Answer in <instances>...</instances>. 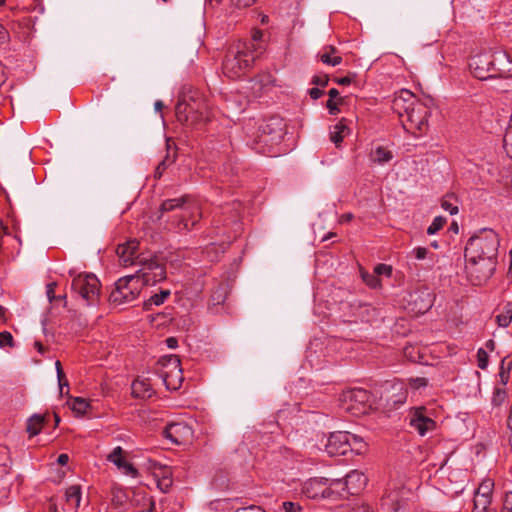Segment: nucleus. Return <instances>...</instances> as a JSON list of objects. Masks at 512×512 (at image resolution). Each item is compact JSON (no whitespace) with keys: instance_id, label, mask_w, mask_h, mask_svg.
<instances>
[{"instance_id":"obj_5","label":"nucleus","mask_w":512,"mask_h":512,"mask_svg":"<svg viewBox=\"0 0 512 512\" xmlns=\"http://www.w3.org/2000/svg\"><path fill=\"white\" fill-rule=\"evenodd\" d=\"M345 410L355 416L367 414L372 407V395L363 388H353L342 394Z\"/></svg>"},{"instance_id":"obj_43","label":"nucleus","mask_w":512,"mask_h":512,"mask_svg":"<svg viewBox=\"0 0 512 512\" xmlns=\"http://www.w3.org/2000/svg\"><path fill=\"white\" fill-rule=\"evenodd\" d=\"M499 322L502 326H507L512 322V303L506 306L505 314L499 316Z\"/></svg>"},{"instance_id":"obj_6","label":"nucleus","mask_w":512,"mask_h":512,"mask_svg":"<svg viewBox=\"0 0 512 512\" xmlns=\"http://www.w3.org/2000/svg\"><path fill=\"white\" fill-rule=\"evenodd\" d=\"M141 268L136 275L140 276L142 286L154 285L166 278V270L156 257L138 256Z\"/></svg>"},{"instance_id":"obj_35","label":"nucleus","mask_w":512,"mask_h":512,"mask_svg":"<svg viewBox=\"0 0 512 512\" xmlns=\"http://www.w3.org/2000/svg\"><path fill=\"white\" fill-rule=\"evenodd\" d=\"M261 38H262V32L257 30L253 33L251 40H249L248 42H239L238 44H247V45L252 46L251 51L253 52L254 55H256V58H257L263 49L262 45L259 43Z\"/></svg>"},{"instance_id":"obj_33","label":"nucleus","mask_w":512,"mask_h":512,"mask_svg":"<svg viewBox=\"0 0 512 512\" xmlns=\"http://www.w3.org/2000/svg\"><path fill=\"white\" fill-rule=\"evenodd\" d=\"M497 267V257L482 256V276L491 277Z\"/></svg>"},{"instance_id":"obj_20","label":"nucleus","mask_w":512,"mask_h":512,"mask_svg":"<svg viewBox=\"0 0 512 512\" xmlns=\"http://www.w3.org/2000/svg\"><path fill=\"white\" fill-rule=\"evenodd\" d=\"M331 479L321 478V479H310L305 483L304 493L309 498H324L322 496V491L329 487Z\"/></svg>"},{"instance_id":"obj_63","label":"nucleus","mask_w":512,"mask_h":512,"mask_svg":"<svg viewBox=\"0 0 512 512\" xmlns=\"http://www.w3.org/2000/svg\"><path fill=\"white\" fill-rule=\"evenodd\" d=\"M167 347L170 349H175L178 346V340L175 337H169L166 339Z\"/></svg>"},{"instance_id":"obj_27","label":"nucleus","mask_w":512,"mask_h":512,"mask_svg":"<svg viewBox=\"0 0 512 512\" xmlns=\"http://www.w3.org/2000/svg\"><path fill=\"white\" fill-rule=\"evenodd\" d=\"M381 507L383 510H386V512H397L400 508L398 492L393 491L383 497Z\"/></svg>"},{"instance_id":"obj_19","label":"nucleus","mask_w":512,"mask_h":512,"mask_svg":"<svg viewBox=\"0 0 512 512\" xmlns=\"http://www.w3.org/2000/svg\"><path fill=\"white\" fill-rule=\"evenodd\" d=\"M157 374L162 379L164 385L168 390H177L180 388L183 381L182 368L174 371H166L165 369H158Z\"/></svg>"},{"instance_id":"obj_42","label":"nucleus","mask_w":512,"mask_h":512,"mask_svg":"<svg viewBox=\"0 0 512 512\" xmlns=\"http://www.w3.org/2000/svg\"><path fill=\"white\" fill-rule=\"evenodd\" d=\"M504 147L509 157L512 158V125L507 129L505 133Z\"/></svg>"},{"instance_id":"obj_50","label":"nucleus","mask_w":512,"mask_h":512,"mask_svg":"<svg viewBox=\"0 0 512 512\" xmlns=\"http://www.w3.org/2000/svg\"><path fill=\"white\" fill-rule=\"evenodd\" d=\"M329 82V77L327 75H315L312 78V84L325 87Z\"/></svg>"},{"instance_id":"obj_61","label":"nucleus","mask_w":512,"mask_h":512,"mask_svg":"<svg viewBox=\"0 0 512 512\" xmlns=\"http://www.w3.org/2000/svg\"><path fill=\"white\" fill-rule=\"evenodd\" d=\"M8 36V31L0 24V46L7 42Z\"/></svg>"},{"instance_id":"obj_48","label":"nucleus","mask_w":512,"mask_h":512,"mask_svg":"<svg viewBox=\"0 0 512 512\" xmlns=\"http://www.w3.org/2000/svg\"><path fill=\"white\" fill-rule=\"evenodd\" d=\"M374 272L377 275H386L387 277H390L392 274V267L386 264H378L375 267Z\"/></svg>"},{"instance_id":"obj_55","label":"nucleus","mask_w":512,"mask_h":512,"mask_svg":"<svg viewBox=\"0 0 512 512\" xmlns=\"http://www.w3.org/2000/svg\"><path fill=\"white\" fill-rule=\"evenodd\" d=\"M348 512H373V510L369 505L361 504L351 508Z\"/></svg>"},{"instance_id":"obj_4","label":"nucleus","mask_w":512,"mask_h":512,"mask_svg":"<svg viewBox=\"0 0 512 512\" xmlns=\"http://www.w3.org/2000/svg\"><path fill=\"white\" fill-rule=\"evenodd\" d=\"M142 283L139 275H128L118 279L109 295V301L115 305L131 303L140 294Z\"/></svg>"},{"instance_id":"obj_18","label":"nucleus","mask_w":512,"mask_h":512,"mask_svg":"<svg viewBox=\"0 0 512 512\" xmlns=\"http://www.w3.org/2000/svg\"><path fill=\"white\" fill-rule=\"evenodd\" d=\"M482 242H485L484 247L482 246V256L497 257L500 244L497 233L492 229L482 228Z\"/></svg>"},{"instance_id":"obj_10","label":"nucleus","mask_w":512,"mask_h":512,"mask_svg":"<svg viewBox=\"0 0 512 512\" xmlns=\"http://www.w3.org/2000/svg\"><path fill=\"white\" fill-rule=\"evenodd\" d=\"M283 120L279 117H271L264 121L259 128V143L265 145L278 144L285 134Z\"/></svg>"},{"instance_id":"obj_46","label":"nucleus","mask_w":512,"mask_h":512,"mask_svg":"<svg viewBox=\"0 0 512 512\" xmlns=\"http://www.w3.org/2000/svg\"><path fill=\"white\" fill-rule=\"evenodd\" d=\"M468 67H469V70H470V73L472 74V76L475 78V79H480V67L478 65V60L476 57H472L469 61V64H468Z\"/></svg>"},{"instance_id":"obj_17","label":"nucleus","mask_w":512,"mask_h":512,"mask_svg":"<svg viewBox=\"0 0 512 512\" xmlns=\"http://www.w3.org/2000/svg\"><path fill=\"white\" fill-rule=\"evenodd\" d=\"M123 452L120 446L115 447L107 456L108 461L116 465L123 474L133 478L137 477V469L125 459Z\"/></svg>"},{"instance_id":"obj_60","label":"nucleus","mask_w":512,"mask_h":512,"mask_svg":"<svg viewBox=\"0 0 512 512\" xmlns=\"http://www.w3.org/2000/svg\"><path fill=\"white\" fill-rule=\"evenodd\" d=\"M503 512H512V493L506 496Z\"/></svg>"},{"instance_id":"obj_21","label":"nucleus","mask_w":512,"mask_h":512,"mask_svg":"<svg viewBox=\"0 0 512 512\" xmlns=\"http://www.w3.org/2000/svg\"><path fill=\"white\" fill-rule=\"evenodd\" d=\"M81 501V489L78 485H72L65 492V512H76Z\"/></svg>"},{"instance_id":"obj_59","label":"nucleus","mask_w":512,"mask_h":512,"mask_svg":"<svg viewBox=\"0 0 512 512\" xmlns=\"http://www.w3.org/2000/svg\"><path fill=\"white\" fill-rule=\"evenodd\" d=\"M502 365L504 364V360L501 361ZM500 381L503 385H505L509 378V371H505L503 366L501 367V370L499 372Z\"/></svg>"},{"instance_id":"obj_25","label":"nucleus","mask_w":512,"mask_h":512,"mask_svg":"<svg viewBox=\"0 0 512 512\" xmlns=\"http://www.w3.org/2000/svg\"><path fill=\"white\" fill-rule=\"evenodd\" d=\"M158 369H165L166 371L181 369V361L177 355L163 356L157 362L156 371Z\"/></svg>"},{"instance_id":"obj_34","label":"nucleus","mask_w":512,"mask_h":512,"mask_svg":"<svg viewBox=\"0 0 512 512\" xmlns=\"http://www.w3.org/2000/svg\"><path fill=\"white\" fill-rule=\"evenodd\" d=\"M71 409L78 415H84L90 408V402L85 398L75 397L70 402Z\"/></svg>"},{"instance_id":"obj_57","label":"nucleus","mask_w":512,"mask_h":512,"mask_svg":"<svg viewBox=\"0 0 512 512\" xmlns=\"http://www.w3.org/2000/svg\"><path fill=\"white\" fill-rule=\"evenodd\" d=\"M323 93V90L319 89L318 87H314L309 90V95L314 100L319 99Z\"/></svg>"},{"instance_id":"obj_3","label":"nucleus","mask_w":512,"mask_h":512,"mask_svg":"<svg viewBox=\"0 0 512 512\" xmlns=\"http://www.w3.org/2000/svg\"><path fill=\"white\" fill-rule=\"evenodd\" d=\"M366 484V476L358 470H353L344 478L331 479L329 487L322 491V496L332 497L333 494L344 496V493L356 495L364 489Z\"/></svg>"},{"instance_id":"obj_30","label":"nucleus","mask_w":512,"mask_h":512,"mask_svg":"<svg viewBox=\"0 0 512 512\" xmlns=\"http://www.w3.org/2000/svg\"><path fill=\"white\" fill-rule=\"evenodd\" d=\"M494 481L490 478L482 480V505H484L482 512H491L487 509L486 505L490 503V495L493 492Z\"/></svg>"},{"instance_id":"obj_37","label":"nucleus","mask_w":512,"mask_h":512,"mask_svg":"<svg viewBox=\"0 0 512 512\" xmlns=\"http://www.w3.org/2000/svg\"><path fill=\"white\" fill-rule=\"evenodd\" d=\"M227 297V286L220 284L212 293L211 300L214 305H220L224 303Z\"/></svg>"},{"instance_id":"obj_58","label":"nucleus","mask_w":512,"mask_h":512,"mask_svg":"<svg viewBox=\"0 0 512 512\" xmlns=\"http://www.w3.org/2000/svg\"><path fill=\"white\" fill-rule=\"evenodd\" d=\"M414 251H415V257L418 260L424 259L428 253V250L424 247H417Z\"/></svg>"},{"instance_id":"obj_41","label":"nucleus","mask_w":512,"mask_h":512,"mask_svg":"<svg viewBox=\"0 0 512 512\" xmlns=\"http://www.w3.org/2000/svg\"><path fill=\"white\" fill-rule=\"evenodd\" d=\"M6 346H14L13 336L8 331L0 332V348H4Z\"/></svg>"},{"instance_id":"obj_1","label":"nucleus","mask_w":512,"mask_h":512,"mask_svg":"<svg viewBox=\"0 0 512 512\" xmlns=\"http://www.w3.org/2000/svg\"><path fill=\"white\" fill-rule=\"evenodd\" d=\"M176 210L178 213L174 215L171 223L179 232L191 230L202 217L199 204L189 196H182L165 200L160 206L158 219H162L165 213Z\"/></svg>"},{"instance_id":"obj_23","label":"nucleus","mask_w":512,"mask_h":512,"mask_svg":"<svg viewBox=\"0 0 512 512\" xmlns=\"http://www.w3.org/2000/svg\"><path fill=\"white\" fill-rule=\"evenodd\" d=\"M392 395L388 398V403H392L393 406H399L407 400V389L402 382H395L391 386Z\"/></svg>"},{"instance_id":"obj_56","label":"nucleus","mask_w":512,"mask_h":512,"mask_svg":"<svg viewBox=\"0 0 512 512\" xmlns=\"http://www.w3.org/2000/svg\"><path fill=\"white\" fill-rule=\"evenodd\" d=\"M326 107L328 108L329 113L331 115H335L339 112V109L337 107V102H335V100L329 99L327 101Z\"/></svg>"},{"instance_id":"obj_54","label":"nucleus","mask_w":512,"mask_h":512,"mask_svg":"<svg viewBox=\"0 0 512 512\" xmlns=\"http://www.w3.org/2000/svg\"><path fill=\"white\" fill-rule=\"evenodd\" d=\"M56 372H57V378H58V382H59V388H60V391L62 392L63 387L68 386V382H67V380H65V374L63 372V369H59V371H56Z\"/></svg>"},{"instance_id":"obj_13","label":"nucleus","mask_w":512,"mask_h":512,"mask_svg":"<svg viewBox=\"0 0 512 512\" xmlns=\"http://www.w3.org/2000/svg\"><path fill=\"white\" fill-rule=\"evenodd\" d=\"M418 99L416 96L407 89H402L398 93L395 94L392 100V110L400 117L402 120L405 115L408 113L411 107H413L417 103Z\"/></svg>"},{"instance_id":"obj_2","label":"nucleus","mask_w":512,"mask_h":512,"mask_svg":"<svg viewBox=\"0 0 512 512\" xmlns=\"http://www.w3.org/2000/svg\"><path fill=\"white\" fill-rule=\"evenodd\" d=\"M251 47L247 44H236L229 48L222 63L225 76L236 79L248 72L256 59Z\"/></svg>"},{"instance_id":"obj_38","label":"nucleus","mask_w":512,"mask_h":512,"mask_svg":"<svg viewBox=\"0 0 512 512\" xmlns=\"http://www.w3.org/2000/svg\"><path fill=\"white\" fill-rule=\"evenodd\" d=\"M189 116H190V121L188 123H184V125L194 126V125H197V124L201 123L202 121H204L203 114L201 112H199L198 109L195 108L193 105H191V107H190Z\"/></svg>"},{"instance_id":"obj_24","label":"nucleus","mask_w":512,"mask_h":512,"mask_svg":"<svg viewBox=\"0 0 512 512\" xmlns=\"http://www.w3.org/2000/svg\"><path fill=\"white\" fill-rule=\"evenodd\" d=\"M392 158H393L392 151L383 146H377L370 153V160L373 163H376L379 165L388 163L389 161L392 160Z\"/></svg>"},{"instance_id":"obj_11","label":"nucleus","mask_w":512,"mask_h":512,"mask_svg":"<svg viewBox=\"0 0 512 512\" xmlns=\"http://www.w3.org/2000/svg\"><path fill=\"white\" fill-rule=\"evenodd\" d=\"M407 418L410 427L420 436H425L436 428V422L430 417L427 408L423 406L411 408Z\"/></svg>"},{"instance_id":"obj_7","label":"nucleus","mask_w":512,"mask_h":512,"mask_svg":"<svg viewBox=\"0 0 512 512\" xmlns=\"http://www.w3.org/2000/svg\"><path fill=\"white\" fill-rule=\"evenodd\" d=\"M72 290L88 305L95 304L100 294V282L94 274H80L72 280Z\"/></svg>"},{"instance_id":"obj_44","label":"nucleus","mask_w":512,"mask_h":512,"mask_svg":"<svg viewBox=\"0 0 512 512\" xmlns=\"http://www.w3.org/2000/svg\"><path fill=\"white\" fill-rule=\"evenodd\" d=\"M441 207L448 211L451 215L458 213V206L451 202L450 198L445 197L441 202Z\"/></svg>"},{"instance_id":"obj_28","label":"nucleus","mask_w":512,"mask_h":512,"mask_svg":"<svg viewBox=\"0 0 512 512\" xmlns=\"http://www.w3.org/2000/svg\"><path fill=\"white\" fill-rule=\"evenodd\" d=\"M348 132V127L344 121H339L330 130V140L338 146L344 139Z\"/></svg>"},{"instance_id":"obj_22","label":"nucleus","mask_w":512,"mask_h":512,"mask_svg":"<svg viewBox=\"0 0 512 512\" xmlns=\"http://www.w3.org/2000/svg\"><path fill=\"white\" fill-rule=\"evenodd\" d=\"M131 389L135 398H150L154 393L148 379H136L133 381Z\"/></svg>"},{"instance_id":"obj_12","label":"nucleus","mask_w":512,"mask_h":512,"mask_svg":"<svg viewBox=\"0 0 512 512\" xmlns=\"http://www.w3.org/2000/svg\"><path fill=\"white\" fill-rule=\"evenodd\" d=\"M350 432L336 431L326 439L325 451L331 456L345 455L350 451Z\"/></svg>"},{"instance_id":"obj_26","label":"nucleus","mask_w":512,"mask_h":512,"mask_svg":"<svg viewBox=\"0 0 512 512\" xmlns=\"http://www.w3.org/2000/svg\"><path fill=\"white\" fill-rule=\"evenodd\" d=\"M45 417L41 414H34L32 415L28 421H27V432L29 433L30 437L38 435L44 425Z\"/></svg>"},{"instance_id":"obj_14","label":"nucleus","mask_w":512,"mask_h":512,"mask_svg":"<svg viewBox=\"0 0 512 512\" xmlns=\"http://www.w3.org/2000/svg\"><path fill=\"white\" fill-rule=\"evenodd\" d=\"M139 242L137 240H129L123 244H119L116 253L124 266L139 265L138 256H144L138 253Z\"/></svg>"},{"instance_id":"obj_9","label":"nucleus","mask_w":512,"mask_h":512,"mask_svg":"<svg viewBox=\"0 0 512 512\" xmlns=\"http://www.w3.org/2000/svg\"><path fill=\"white\" fill-rule=\"evenodd\" d=\"M487 62V71L493 72V74L483 77L482 81L488 78L503 77L506 74L512 73V61H510L508 55L503 51H489L485 54Z\"/></svg>"},{"instance_id":"obj_39","label":"nucleus","mask_w":512,"mask_h":512,"mask_svg":"<svg viewBox=\"0 0 512 512\" xmlns=\"http://www.w3.org/2000/svg\"><path fill=\"white\" fill-rule=\"evenodd\" d=\"M445 223H446V218H444L442 216L435 217L433 219L432 223L430 224V226L428 227L427 233L429 235H433V234L437 233L439 230H441L443 228Z\"/></svg>"},{"instance_id":"obj_16","label":"nucleus","mask_w":512,"mask_h":512,"mask_svg":"<svg viewBox=\"0 0 512 512\" xmlns=\"http://www.w3.org/2000/svg\"><path fill=\"white\" fill-rule=\"evenodd\" d=\"M163 435L172 443L179 445L191 435V429L184 423H171L165 427Z\"/></svg>"},{"instance_id":"obj_64","label":"nucleus","mask_w":512,"mask_h":512,"mask_svg":"<svg viewBox=\"0 0 512 512\" xmlns=\"http://www.w3.org/2000/svg\"><path fill=\"white\" fill-rule=\"evenodd\" d=\"M69 461V456L67 454H60L57 458V462L60 465H66Z\"/></svg>"},{"instance_id":"obj_51","label":"nucleus","mask_w":512,"mask_h":512,"mask_svg":"<svg viewBox=\"0 0 512 512\" xmlns=\"http://www.w3.org/2000/svg\"><path fill=\"white\" fill-rule=\"evenodd\" d=\"M282 508L284 512H297L301 510L299 504L290 501L284 502Z\"/></svg>"},{"instance_id":"obj_29","label":"nucleus","mask_w":512,"mask_h":512,"mask_svg":"<svg viewBox=\"0 0 512 512\" xmlns=\"http://www.w3.org/2000/svg\"><path fill=\"white\" fill-rule=\"evenodd\" d=\"M337 52L334 46H327L324 48L323 52L320 54V59L324 64L330 66H337L342 62L341 56H333Z\"/></svg>"},{"instance_id":"obj_8","label":"nucleus","mask_w":512,"mask_h":512,"mask_svg":"<svg viewBox=\"0 0 512 512\" xmlns=\"http://www.w3.org/2000/svg\"><path fill=\"white\" fill-rule=\"evenodd\" d=\"M429 114L427 105L418 100L405 115L406 120H401L402 125L406 131L412 132L414 135H416L414 129L422 133L427 127Z\"/></svg>"},{"instance_id":"obj_40","label":"nucleus","mask_w":512,"mask_h":512,"mask_svg":"<svg viewBox=\"0 0 512 512\" xmlns=\"http://www.w3.org/2000/svg\"><path fill=\"white\" fill-rule=\"evenodd\" d=\"M173 159H170L169 156H166L164 160H162L156 167L154 176L155 178H160L164 171L173 163Z\"/></svg>"},{"instance_id":"obj_47","label":"nucleus","mask_w":512,"mask_h":512,"mask_svg":"<svg viewBox=\"0 0 512 512\" xmlns=\"http://www.w3.org/2000/svg\"><path fill=\"white\" fill-rule=\"evenodd\" d=\"M157 486L162 492L167 493L172 486V479L169 476H164L158 480Z\"/></svg>"},{"instance_id":"obj_62","label":"nucleus","mask_w":512,"mask_h":512,"mask_svg":"<svg viewBox=\"0 0 512 512\" xmlns=\"http://www.w3.org/2000/svg\"><path fill=\"white\" fill-rule=\"evenodd\" d=\"M364 280L370 287L373 288L377 287L379 284V280L373 275H369L367 278L365 277Z\"/></svg>"},{"instance_id":"obj_45","label":"nucleus","mask_w":512,"mask_h":512,"mask_svg":"<svg viewBox=\"0 0 512 512\" xmlns=\"http://www.w3.org/2000/svg\"><path fill=\"white\" fill-rule=\"evenodd\" d=\"M506 398V392L502 388H496L493 394L492 403L498 406L504 402Z\"/></svg>"},{"instance_id":"obj_31","label":"nucleus","mask_w":512,"mask_h":512,"mask_svg":"<svg viewBox=\"0 0 512 512\" xmlns=\"http://www.w3.org/2000/svg\"><path fill=\"white\" fill-rule=\"evenodd\" d=\"M191 104L186 103L185 101H178L175 107V114L178 122L184 125V123H188L190 121L189 110Z\"/></svg>"},{"instance_id":"obj_15","label":"nucleus","mask_w":512,"mask_h":512,"mask_svg":"<svg viewBox=\"0 0 512 512\" xmlns=\"http://www.w3.org/2000/svg\"><path fill=\"white\" fill-rule=\"evenodd\" d=\"M464 257L467 273L473 276L474 271L477 270V264L480 259L478 236L473 235L468 239L464 250Z\"/></svg>"},{"instance_id":"obj_49","label":"nucleus","mask_w":512,"mask_h":512,"mask_svg":"<svg viewBox=\"0 0 512 512\" xmlns=\"http://www.w3.org/2000/svg\"><path fill=\"white\" fill-rule=\"evenodd\" d=\"M409 384L412 388L419 389L427 386V379L423 377L411 378L409 380Z\"/></svg>"},{"instance_id":"obj_36","label":"nucleus","mask_w":512,"mask_h":512,"mask_svg":"<svg viewBox=\"0 0 512 512\" xmlns=\"http://www.w3.org/2000/svg\"><path fill=\"white\" fill-rule=\"evenodd\" d=\"M349 444H350V451L354 452L356 454L363 453L366 450V446H367L361 437H359L355 434H352V433H350Z\"/></svg>"},{"instance_id":"obj_52","label":"nucleus","mask_w":512,"mask_h":512,"mask_svg":"<svg viewBox=\"0 0 512 512\" xmlns=\"http://www.w3.org/2000/svg\"><path fill=\"white\" fill-rule=\"evenodd\" d=\"M55 288H56L55 282H51V283L47 284V286H46V294H47V298L50 303H52L57 298L55 296Z\"/></svg>"},{"instance_id":"obj_32","label":"nucleus","mask_w":512,"mask_h":512,"mask_svg":"<svg viewBox=\"0 0 512 512\" xmlns=\"http://www.w3.org/2000/svg\"><path fill=\"white\" fill-rule=\"evenodd\" d=\"M169 296V290H162L159 294H154L150 296V298L144 302L143 308L145 310H150L152 306H159L163 304Z\"/></svg>"},{"instance_id":"obj_53","label":"nucleus","mask_w":512,"mask_h":512,"mask_svg":"<svg viewBox=\"0 0 512 512\" xmlns=\"http://www.w3.org/2000/svg\"><path fill=\"white\" fill-rule=\"evenodd\" d=\"M232 4L238 8L250 7L257 2V0H231Z\"/></svg>"}]
</instances>
